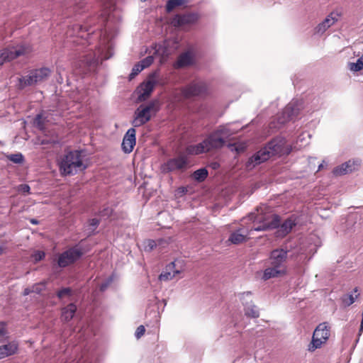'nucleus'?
Wrapping results in <instances>:
<instances>
[{"label":"nucleus","instance_id":"nucleus-27","mask_svg":"<svg viewBox=\"0 0 363 363\" xmlns=\"http://www.w3.org/2000/svg\"><path fill=\"white\" fill-rule=\"evenodd\" d=\"M358 291H359L358 287H355L353 289L354 293H358ZM359 296V294H357L354 296H353L352 294H348L344 295L342 297V301L345 304V306H350L355 302V301L358 298Z\"/></svg>","mask_w":363,"mask_h":363},{"label":"nucleus","instance_id":"nucleus-54","mask_svg":"<svg viewBox=\"0 0 363 363\" xmlns=\"http://www.w3.org/2000/svg\"><path fill=\"white\" fill-rule=\"evenodd\" d=\"M2 252H3V249L1 247H0V255L2 253Z\"/></svg>","mask_w":363,"mask_h":363},{"label":"nucleus","instance_id":"nucleus-51","mask_svg":"<svg viewBox=\"0 0 363 363\" xmlns=\"http://www.w3.org/2000/svg\"><path fill=\"white\" fill-rule=\"evenodd\" d=\"M31 223H33V224H37L38 223V221L35 219H32L31 220Z\"/></svg>","mask_w":363,"mask_h":363},{"label":"nucleus","instance_id":"nucleus-41","mask_svg":"<svg viewBox=\"0 0 363 363\" xmlns=\"http://www.w3.org/2000/svg\"><path fill=\"white\" fill-rule=\"evenodd\" d=\"M30 188L28 184H21L18 186V191L23 194H29Z\"/></svg>","mask_w":363,"mask_h":363},{"label":"nucleus","instance_id":"nucleus-35","mask_svg":"<svg viewBox=\"0 0 363 363\" xmlns=\"http://www.w3.org/2000/svg\"><path fill=\"white\" fill-rule=\"evenodd\" d=\"M179 272H180L179 270H175L172 274L171 272H164L160 275L159 278L161 281L171 280Z\"/></svg>","mask_w":363,"mask_h":363},{"label":"nucleus","instance_id":"nucleus-21","mask_svg":"<svg viewBox=\"0 0 363 363\" xmlns=\"http://www.w3.org/2000/svg\"><path fill=\"white\" fill-rule=\"evenodd\" d=\"M252 227L253 225L250 229L242 228L233 231L230 235L228 241L235 245H238L242 242H244L246 240V238L250 234V233L251 231H253V230H252ZM254 231L255 230H254Z\"/></svg>","mask_w":363,"mask_h":363},{"label":"nucleus","instance_id":"nucleus-40","mask_svg":"<svg viewBox=\"0 0 363 363\" xmlns=\"http://www.w3.org/2000/svg\"><path fill=\"white\" fill-rule=\"evenodd\" d=\"M145 332V328L143 325L138 326L135 333V337L137 339L140 338L144 335Z\"/></svg>","mask_w":363,"mask_h":363},{"label":"nucleus","instance_id":"nucleus-24","mask_svg":"<svg viewBox=\"0 0 363 363\" xmlns=\"http://www.w3.org/2000/svg\"><path fill=\"white\" fill-rule=\"evenodd\" d=\"M206 147L203 143V140L201 143H199L196 145H191L186 147V153L191 155H197L203 152H207L208 150H206Z\"/></svg>","mask_w":363,"mask_h":363},{"label":"nucleus","instance_id":"nucleus-18","mask_svg":"<svg viewBox=\"0 0 363 363\" xmlns=\"http://www.w3.org/2000/svg\"><path fill=\"white\" fill-rule=\"evenodd\" d=\"M198 19L196 13H186L183 15H176L172 19V24L174 27L182 26L195 23Z\"/></svg>","mask_w":363,"mask_h":363},{"label":"nucleus","instance_id":"nucleus-22","mask_svg":"<svg viewBox=\"0 0 363 363\" xmlns=\"http://www.w3.org/2000/svg\"><path fill=\"white\" fill-rule=\"evenodd\" d=\"M285 274L286 269H279L273 265H269L264 270L262 279L264 281H267L272 278L280 277Z\"/></svg>","mask_w":363,"mask_h":363},{"label":"nucleus","instance_id":"nucleus-37","mask_svg":"<svg viewBox=\"0 0 363 363\" xmlns=\"http://www.w3.org/2000/svg\"><path fill=\"white\" fill-rule=\"evenodd\" d=\"M154 61V58L152 56H147V57L142 60L140 63L143 66V69L148 67L150 66Z\"/></svg>","mask_w":363,"mask_h":363},{"label":"nucleus","instance_id":"nucleus-36","mask_svg":"<svg viewBox=\"0 0 363 363\" xmlns=\"http://www.w3.org/2000/svg\"><path fill=\"white\" fill-rule=\"evenodd\" d=\"M264 208H266V206H264L263 207H260L259 208L257 209V213H250L249 216H248V218L249 220H252V223H253V225H255L256 226L260 225L261 223H259L257 222H254V219H255V217L254 218H252L250 216L251 215H253L254 214V216H257L258 215H261V216H266V215H269L270 213H264Z\"/></svg>","mask_w":363,"mask_h":363},{"label":"nucleus","instance_id":"nucleus-39","mask_svg":"<svg viewBox=\"0 0 363 363\" xmlns=\"http://www.w3.org/2000/svg\"><path fill=\"white\" fill-rule=\"evenodd\" d=\"M143 66L140 65V63H138V64H136L133 69H132V72L130 74V77H134L135 75H137L138 73H140L142 70H143Z\"/></svg>","mask_w":363,"mask_h":363},{"label":"nucleus","instance_id":"nucleus-42","mask_svg":"<svg viewBox=\"0 0 363 363\" xmlns=\"http://www.w3.org/2000/svg\"><path fill=\"white\" fill-rule=\"evenodd\" d=\"M33 257L35 262L40 261L45 257V253L42 251H37L33 254Z\"/></svg>","mask_w":363,"mask_h":363},{"label":"nucleus","instance_id":"nucleus-28","mask_svg":"<svg viewBox=\"0 0 363 363\" xmlns=\"http://www.w3.org/2000/svg\"><path fill=\"white\" fill-rule=\"evenodd\" d=\"M348 68L352 72H359L363 69V55L359 57L356 62H349Z\"/></svg>","mask_w":363,"mask_h":363},{"label":"nucleus","instance_id":"nucleus-6","mask_svg":"<svg viewBox=\"0 0 363 363\" xmlns=\"http://www.w3.org/2000/svg\"><path fill=\"white\" fill-rule=\"evenodd\" d=\"M51 73V70L48 67L32 69L27 75L18 78V86L20 89H23L26 86L40 84L47 81Z\"/></svg>","mask_w":363,"mask_h":363},{"label":"nucleus","instance_id":"nucleus-12","mask_svg":"<svg viewBox=\"0 0 363 363\" xmlns=\"http://www.w3.org/2000/svg\"><path fill=\"white\" fill-rule=\"evenodd\" d=\"M113 55V52L111 50L106 52L98 49L96 51H93L91 49L88 53L82 56V61L85 63L87 66H95L98 65L99 61L108 60Z\"/></svg>","mask_w":363,"mask_h":363},{"label":"nucleus","instance_id":"nucleus-29","mask_svg":"<svg viewBox=\"0 0 363 363\" xmlns=\"http://www.w3.org/2000/svg\"><path fill=\"white\" fill-rule=\"evenodd\" d=\"M73 29L76 32V35L80 38H84V35L82 34L84 32H87L86 34L89 35L90 33H93V30H91L90 28H88L87 26L80 25V24H76L73 26Z\"/></svg>","mask_w":363,"mask_h":363},{"label":"nucleus","instance_id":"nucleus-11","mask_svg":"<svg viewBox=\"0 0 363 363\" xmlns=\"http://www.w3.org/2000/svg\"><path fill=\"white\" fill-rule=\"evenodd\" d=\"M303 108V102L299 100H292L283 110L281 115L279 116V123L284 124L288 121L295 119Z\"/></svg>","mask_w":363,"mask_h":363},{"label":"nucleus","instance_id":"nucleus-56","mask_svg":"<svg viewBox=\"0 0 363 363\" xmlns=\"http://www.w3.org/2000/svg\"><path fill=\"white\" fill-rule=\"evenodd\" d=\"M362 318H363V311H362Z\"/></svg>","mask_w":363,"mask_h":363},{"label":"nucleus","instance_id":"nucleus-15","mask_svg":"<svg viewBox=\"0 0 363 363\" xmlns=\"http://www.w3.org/2000/svg\"><path fill=\"white\" fill-rule=\"evenodd\" d=\"M135 133V129L134 128H129L125 134L121 145L124 152L130 153L133 151L136 143Z\"/></svg>","mask_w":363,"mask_h":363},{"label":"nucleus","instance_id":"nucleus-44","mask_svg":"<svg viewBox=\"0 0 363 363\" xmlns=\"http://www.w3.org/2000/svg\"><path fill=\"white\" fill-rule=\"evenodd\" d=\"M99 224V220L97 218H93L90 221V225L94 228L97 227Z\"/></svg>","mask_w":363,"mask_h":363},{"label":"nucleus","instance_id":"nucleus-2","mask_svg":"<svg viewBox=\"0 0 363 363\" xmlns=\"http://www.w3.org/2000/svg\"><path fill=\"white\" fill-rule=\"evenodd\" d=\"M254 218V214L250 216ZM254 222L262 223L257 226L254 225L252 230L255 231H264L277 228L276 236L283 238L289 234L292 228L296 225V220L293 217L286 219L280 225V217L276 214H269L266 216L258 215L255 216Z\"/></svg>","mask_w":363,"mask_h":363},{"label":"nucleus","instance_id":"nucleus-10","mask_svg":"<svg viewBox=\"0 0 363 363\" xmlns=\"http://www.w3.org/2000/svg\"><path fill=\"white\" fill-rule=\"evenodd\" d=\"M30 52V47L26 45L8 47L0 51V66L6 62L11 61L21 55H26Z\"/></svg>","mask_w":363,"mask_h":363},{"label":"nucleus","instance_id":"nucleus-43","mask_svg":"<svg viewBox=\"0 0 363 363\" xmlns=\"http://www.w3.org/2000/svg\"><path fill=\"white\" fill-rule=\"evenodd\" d=\"M155 241H154V240H148V242H147V247H148V250H152L155 247Z\"/></svg>","mask_w":363,"mask_h":363},{"label":"nucleus","instance_id":"nucleus-23","mask_svg":"<svg viewBox=\"0 0 363 363\" xmlns=\"http://www.w3.org/2000/svg\"><path fill=\"white\" fill-rule=\"evenodd\" d=\"M17 350L18 344L15 342L0 346V359H4L15 354Z\"/></svg>","mask_w":363,"mask_h":363},{"label":"nucleus","instance_id":"nucleus-49","mask_svg":"<svg viewBox=\"0 0 363 363\" xmlns=\"http://www.w3.org/2000/svg\"><path fill=\"white\" fill-rule=\"evenodd\" d=\"M111 213V209L107 208L106 209H104V212L102 213L103 216H109Z\"/></svg>","mask_w":363,"mask_h":363},{"label":"nucleus","instance_id":"nucleus-31","mask_svg":"<svg viewBox=\"0 0 363 363\" xmlns=\"http://www.w3.org/2000/svg\"><path fill=\"white\" fill-rule=\"evenodd\" d=\"M194 178L198 182H203L208 176V171L205 168H201L194 172Z\"/></svg>","mask_w":363,"mask_h":363},{"label":"nucleus","instance_id":"nucleus-3","mask_svg":"<svg viewBox=\"0 0 363 363\" xmlns=\"http://www.w3.org/2000/svg\"><path fill=\"white\" fill-rule=\"evenodd\" d=\"M60 171L62 175H70L82 171L86 168L83 163L80 151H70L65 155L60 163Z\"/></svg>","mask_w":363,"mask_h":363},{"label":"nucleus","instance_id":"nucleus-19","mask_svg":"<svg viewBox=\"0 0 363 363\" xmlns=\"http://www.w3.org/2000/svg\"><path fill=\"white\" fill-rule=\"evenodd\" d=\"M251 296V292L247 291L244 292L240 296V299L242 301V303L245 306V315L252 317V318H257L259 317V311L256 306L252 303V301L250 302L247 300L246 298H250Z\"/></svg>","mask_w":363,"mask_h":363},{"label":"nucleus","instance_id":"nucleus-8","mask_svg":"<svg viewBox=\"0 0 363 363\" xmlns=\"http://www.w3.org/2000/svg\"><path fill=\"white\" fill-rule=\"evenodd\" d=\"M84 253L82 247L79 245H75L60 254L57 264L60 267L65 268L78 261Z\"/></svg>","mask_w":363,"mask_h":363},{"label":"nucleus","instance_id":"nucleus-55","mask_svg":"<svg viewBox=\"0 0 363 363\" xmlns=\"http://www.w3.org/2000/svg\"><path fill=\"white\" fill-rule=\"evenodd\" d=\"M185 191V189L183 188L182 190V192H184Z\"/></svg>","mask_w":363,"mask_h":363},{"label":"nucleus","instance_id":"nucleus-13","mask_svg":"<svg viewBox=\"0 0 363 363\" xmlns=\"http://www.w3.org/2000/svg\"><path fill=\"white\" fill-rule=\"evenodd\" d=\"M188 165V158L184 155H180L177 157L168 160L162 167L164 173H169L177 170L186 169Z\"/></svg>","mask_w":363,"mask_h":363},{"label":"nucleus","instance_id":"nucleus-30","mask_svg":"<svg viewBox=\"0 0 363 363\" xmlns=\"http://www.w3.org/2000/svg\"><path fill=\"white\" fill-rule=\"evenodd\" d=\"M47 121V116H45L44 113H41L38 114L34 119V124L36 127H38L40 130H43L45 128L44 124Z\"/></svg>","mask_w":363,"mask_h":363},{"label":"nucleus","instance_id":"nucleus-34","mask_svg":"<svg viewBox=\"0 0 363 363\" xmlns=\"http://www.w3.org/2000/svg\"><path fill=\"white\" fill-rule=\"evenodd\" d=\"M8 158L10 161L16 164H21L23 162L24 160L23 156L21 153L11 154L9 156H8Z\"/></svg>","mask_w":363,"mask_h":363},{"label":"nucleus","instance_id":"nucleus-14","mask_svg":"<svg viewBox=\"0 0 363 363\" xmlns=\"http://www.w3.org/2000/svg\"><path fill=\"white\" fill-rule=\"evenodd\" d=\"M288 257V250L283 248L273 250L268 259L269 265H273L279 269H286L285 264Z\"/></svg>","mask_w":363,"mask_h":363},{"label":"nucleus","instance_id":"nucleus-26","mask_svg":"<svg viewBox=\"0 0 363 363\" xmlns=\"http://www.w3.org/2000/svg\"><path fill=\"white\" fill-rule=\"evenodd\" d=\"M192 63V57L189 52H184L181 54L177 62H175L174 67L176 68H182L188 65H190Z\"/></svg>","mask_w":363,"mask_h":363},{"label":"nucleus","instance_id":"nucleus-20","mask_svg":"<svg viewBox=\"0 0 363 363\" xmlns=\"http://www.w3.org/2000/svg\"><path fill=\"white\" fill-rule=\"evenodd\" d=\"M359 164L358 160H349L336 167L333 169V173L336 176L344 175L354 171Z\"/></svg>","mask_w":363,"mask_h":363},{"label":"nucleus","instance_id":"nucleus-16","mask_svg":"<svg viewBox=\"0 0 363 363\" xmlns=\"http://www.w3.org/2000/svg\"><path fill=\"white\" fill-rule=\"evenodd\" d=\"M155 85V83L153 81H147V82L141 84L137 89V101L139 102L146 101L150 96Z\"/></svg>","mask_w":363,"mask_h":363},{"label":"nucleus","instance_id":"nucleus-52","mask_svg":"<svg viewBox=\"0 0 363 363\" xmlns=\"http://www.w3.org/2000/svg\"><path fill=\"white\" fill-rule=\"evenodd\" d=\"M363 331V328H362V326L359 327V334L361 335V333H362Z\"/></svg>","mask_w":363,"mask_h":363},{"label":"nucleus","instance_id":"nucleus-1","mask_svg":"<svg viewBox=\"0 0 363 363\" xmlns=\"http://www.w3.org/2000/svg\"><path fill=\"white\" fill-rule=\"evenodd\" d=\"M291 151V146L287 143L286 139L282 137H277L249 158L246 166L251 169L272 156L288 155Z\"/></svg>","mask_w":363,"mask_h":363},{"label":"nucleus","instance_id":"nucleus-25","mask_svg":"<svg viewBox=\"0 0 363 363\" xmlns=\"http://www.w3.org/2000/svg\"><path fill=\"white\" fill-rule=\"evenodd\" d=\"M77 311V306L74 303H69L62 308L61 318L65 322H68L72 319Z\"/></svg>","mask_w":363,"mask_h":363},{"label":"nucleus","instance_id":"nucleus-50","mask_svg":"<svg viewBox=\"0 0 363 363\" xmlns=\"http://www.w3.org/2000/svg\"><path fill=\"white\" fill-rule=\"evenodd\" d=\"M323 163H321V164H319V166H318V171H320V170L321 169H323Z\"/></svg>","mask_w":363,"mask_h":363},{"label":"nucleus","instance_id":"nucleus-32","mask_svg":"<svg viewBox=\"0 0 363 363\" xmlns=\"http://www.w3.org/2000/svg\"><path fill=\"white\" fill-rule=\"evenodd\" d=\"M184 0H169L166 5V9L168 12H169L177 6L184 4Z\"/></svg>","mask_w":363,"mask_h":363},{"label":"nucleus","instance_id":"nucleus-7","mask_svg":"<svg viewBox=\"0 0 363 363\" xmlns=\"http://www.w3.org/2000/svg\"><path fill=\"white\" fill-rule=\"evenodd\" d=\"M330 337V327L324 322L320 323L315 329L312 340L308 345V351L313 352L320 348L323 344L325 343Z\"/></svg>","mask_w":363,"mask_h":363},{"label":"nucleus","instance_id":"nucleus-53","mask_svg":"<svg viewBox=\"0 0 363 363\" xmlns=\"http://www.w3.org/2000/svg\"><path fill=\"white\" fill-rule=\"evenodd\" d=\"M360 326H362V328H363V318H362Z\"/></svg>","mask_w":363,"mask_h":363},{"label":"nucleus","instance_id":"nucleus-47","mask_svg":"<svg viewBox=\"0 0 363 363\" xmlns=\"http://www.w3.org/2000/svg\"><path fill=\"white\" fill-rule=\"evenodd\" d=\"M210 167L213 169H216L220 167V164L217 162H213L210 164Z\"/></svg>","mask_w":363,"mask_h":363},{"label":"nucleus","instance_id":"nucleus-45","mask_svg":"<svg viewBox=\"0 0 363 363\" xmlns=\"http://www.w3.org/2000/svg\"><path fill=\"white\" fill-rule=\"evenodd\" d=\"M6 333L4 325L0 323V337H3Z\"/></svg>","mask_w":363,"mask_h":363},{"label":"nucleus","instance_id":"nucleus-38","mask_svg":"<svg viewBox=\"0 0 363 363\" xmlns=\"http://www.w3.org/2000/svg\"><path fill=\"white\" fill-rule=\"evenodd\" d=\"M45 285L43 283H38L32 286V291L35 294H40L45 289Z\"/></svg>","mask_w":363,"mask_h":363},{"label":"nucleus","instance_id":"nucleus-5","mask_svg":"<svg viewBox=\"0 0 363 363\" xmlns=\"http://www.w3.org/2000/svg\"><path fill=\"white\" fill-rule=\"evenodd\" d=\"M234 131L225 125L219 126L216 130L210 133L207 138L203 140V143L206 147L208 152L213 149H219L224 146L225 140L228 139Z\"/></svg>","mask_w":363,"mask_h":363},{"label":"nucleus","instance_id":"nucleus-46","mask_svg":"<svg viewBox=\"0 0 363 363\" xmlns=\"http://www.w3.org/2000/svg\"><path fill=\"white\" fill-rule=\"evenodd\" d=\"M108 285H109V281L101 284V285L100 286V290L101 291H105L107 289Z\"/></svg>","mask_w":363,"mask_h":363},{"label":"nucleus","instance_id":"nucleus-4","mask_svg":"<svg viewBox=\"0 0 363 363\" xmlns=\"http://www.w3.org/2000/svg\"><path fill=\"white\" fill-rule=\"evenodd\" d=\"M158 111L159 103L156 100L147 104H141L135 111L131 124L135 128L142 126L150 121Z\"/></svg>","mask_w":363,"mask_h":363},{"label":"nucleus","instance_id":"nucleus-17","mask_svg":"<svg viewBox=\"0 0 363 363\" xmlns=\"http://www.w3.org/2000/svg\"><path fill=\"white\" fill-rule=\"evenodd\" d=\"M340 13L337 11L331 12L321 23L315 28L316 33L323 34L328 28L332 26L339 20Z\"/></svg>","mask_w":363,"mask_h":363},{"label":"nucleus","instance_id":"nucleus-48","mask_svg":"<svg viewBox=\"0 0 363 363\" xmlns=\"http://www.w3.org/2000/svg\"><path fill=\"white\" fill-rule=\"evenodd\" d=\"M30 293H33V292L32 291V288H31V289H30V288H26V289H24V291H23V295H24V296H27V295H29Z\"/></svg>","mask_w":363,"mask_h":363},{"label":"nucleus","instance_id":"nucleus-9","mask_svg":"<svg viewBox=\"0 0 363 363\" xmlns=\"http://www.w3.org/2000/svg\"><path fill=\"white\" fill-rule=\"evenodd\" d=\"M180 91L184 99L203 96L208 93V86L205 82L195 79L182 87Z\"/></svg>","mask_w":363,"mask_h":363},{"label":"nucleus","instance_id":"nucleus-33","mask_svg":"<svg viewBox=\"0 0 363 363\" xmlns=\"http://www.w3.org/2000/svg\"><path fill=\"white\" fill-rule=\"evenodd\" d=\"M72 294V290L69 287L62 288L57 292V296L60 299L71 296Z\"/></svg>","mask_w":363,"mask_h":363}]
</instances>
